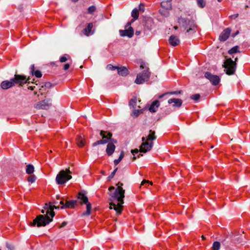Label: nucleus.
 <instances>
[{
	"label": "nucleus",
	"instance_id": "2",
	"mask_svg": "<svg viewBox=\"0 0 250 250\" xmlns=\"http://www.w3.org/2000/svg\"><path fill=\"white\" fill-rule=\"evenodd\" d=\"M178 23L181 28L186 30V33L193 34L196 32L197 25L194 21L180 18L178 19Z\"/></svg>",
	"mask_w": 250,
	"mask_h": 250
},
{
	"label": "nucleus",
	"instance_id": "16",
	"mask_svg": "<svg viewBox=\"0 0 250 250\" xmlns=\"http://www.w3.org/2000/svg\"><path fill=\"white\" fill-rule=\"evenodd\" d=\"M15 85L14 80L11 79L10 81H3L1 83V87L3 89H7Z\"/></svg>",
	"mask_w": 250,
	"mask_h": 250
},
{
	"label": "nucleus",
	"instance_id": "43",
	"mask_svg": "<svg viewBox=\"0 0 250 250\" xmlns=\"http://www.w3.org/2000/svg\"><path fill=\"white\" fill-rule=\"evenodd\" d=\"M140 111L137 110H134L132 112V115L135 117H138Z\"/></svg>",
	"mask_w": 250,
	"mask_h": 250
},
{
	"label": "nucleus",
	"instance_id": "27",
	"mask_svg": "<svg viewBox=\"0 0 250 250\" xmlns=\"http://www.w3.org/2000/svg\"><path fill=\"white\" fill-rule=\"evenodd\" d=\"M26 173L28 174H31L34 172V167L32 165L28 164L26 166Z\"/></svg>",
	"mask_w": 250,
	"mask_h": 250
},
{
	"label": "nucleus",
	"instance_id": "40",
	"mask_svg": "<svg viewBox=\"0 0 250 250\" xmlns=\"http://www.w3.org/2000/svg\"><path fill=\"white\" fill-rule=\"evenodd\" d=\"M118 169V167H116L114 171L111 173V174L108 177V180H110L113 178L117 170Z\"/></svg>",
	"mask_w": 250,
	"mask_h": 250
},
{
	"label": "nucleus",
	"instance_id": "30",
	"mask_svg": "<svg viewBox=\"0 0 250 250\" xmlns=\"http://www.w3.org/2000/svg\"><path fill=\"white\" fill-rule=\"evenodd\" d=\"M136 103H137V98L136 97H134L130 100L129 104L130 106H132L133 108H135L136 105Z\"/></svg>",
	"mask_w": 250,
	"mask_h": 250
},
{
	"label": "nucleus",
	"instance_id": "63",
	"mask_svg": "<svg viewBox=\"0 0 250 250\" xmlns=\"http://www.w3.org/2000/svg\"><path fill=\"white\" fill-rule=\"evenodd\" d=\"M59 202H58V201H55L54 203L55 204H57Z\"/></svg>",
	"mask_w": 250,
	"mask_h": 250
},
{
	"label": "nucleus",
	"instance_id": "64",
	"mask_svg": "<svg viewBox=\"0 0 250 250\" xmlns=\"http://www.w3.org/2000/svg\"><path fill=\"white\" fill-rule=\"evenodd\" d=\"M174 28L175 29H178V27H177V26H175L174 27Z\"/></svg>",
	"mask_w": 250,
	"mask_h": 250
},
{
	"label": "nucleus",
	"instance_id": "52",
	"mask_svg": "<svg viewBox=\"0 0 250 250\" xmlns=\"http://www.w3.org/2000/svg\"><path fill=\"white\" fill-rule=\"evenodd\" d=\"M66 224H67V223H66V222H63L61 224V225L60 226V228H62V227H63L65 226H66Z\"/></svg>",
	"mask_w": 250,
	"mask_h": 250
},
{
	"label": "nucleus",
	"instance_id": "32",
	"mask_svg": "<svg viewBox=\"0 0 250 250\" xmlns=\"http://www.w3.org/2000/svg\"><path fill=\"white\" fill-rule=\"evenodd\" d=\"M181 92V91L166 92V93H164L163 94H162V95H160L159 96V98L161 99V98H163L165 95H167V94H170V95L178 94H180Z\"/></svg>",
	"mask_w": 250,
	"mask_h": 250
},
{
	"label": "nucleus",
	"instance_id": "15",
	"mask_svg": "<svg viewBox=\"0 0 250 250\" xmlns=\"http://www.w3.org/2000/svg\"><path fill=\"white\" fill-rule=\"evenodd\" d=\"M231 32V30L229 28H227L223 30L219 36L220 41L224 42L226 41L229 37Z\"/></svg>",
	"mask_w": 250,
	"mask_h": 250
},
{
	"label": "nucleus",
	"instance_id": "46",
	"mask_svg": "<svg viewBox=\"0 0 250 250\" xmlns=\"http://www.w3.org/2000/svg\"><path fill=\"white\" fill-rule=\"evenodd\" d=\"M139 10H140V11H142L143 12H144V11H145V6H144V5L142 3H141L139 5Z\"/></svg>",
	"mask_w": 250,
	"mask_h": 250
},
{
	"label": "nucleus",
	"instance_id": "50",
	"mask_svg": "<svg viewBox=\"0 0 250 250\" xmlns=\"http://www.w3.org/2000/svg\"><path fill=\"white\" fill-rule=\"evenodd\" d=\"M34 68H35L34 64H32L30 67V71H31V73H33L35 71Z\"/></svg>",
	"mask_w": 250,
	"mask_h": 250
},
{
	"label": "nucleus",
	"instance_id": "24",
	"mask_svg": "<svg viewBox=\"0 0 250 250\" xmlns=\"http://www.w3.org/2000/svg\"><path fill=\"white\" fill-rule=\"evenodd\" d=\"M171 0H169L162 1L161 4V6L167 10L171 9L172 5H171Z\"/></svg>",
	"mask_w": 250,
	"mask_h": 250
},
{
	"label": "nucleus",
	"instance_id": "11",
	"mask_svg": "<svg viewBox=\"0 0 250 250\" xmlns=\"http://www.w3.org/2000/svg\"><path fill=\"white\" fill-rule=\"evenodd\" d=\"M51 105V100L47 99L38 102L34 105V107L37 109H47Z\"/></svg>",
	"mask_w": 250,
	"mask_h": 250
},
{
	"label": "nucleus",
	"instance_id": "17",
	"mask_svg": "<svg viewBox=\"0 0 250 250\" xmlns=\"http://www.w3.org/2000/svg\"><path fill=\"white\" fill-rule=\"evenodd\" d=\"M77 201L76 200H72L68 201H66L65 205H63V206H61V208H74L77 205Z\"/></svg>",
	"mask_w": 250,
	"mask_h": 250
},
{
	"label": "nucleus",
	"instance_id": "47",
	"mask_svg": "<svg viewBox=\"0 0 250 250\" xmlns=\"http://www.w3.org/2000/svg\"><path fill=\"white\" fill-rule=\"evenodd\" d=\"M139 152L138 149L136 148L135 149H132L131 150V152L133 154V155H135V153H137Z\"/></svg>",
	"mask_w": 250,
	"mask_h": 250
},
{
	"label": "nucleus",
	"instance_id": "22",
	"mask_svg": "<svg viewBox=\"0 0 250 250\" xmlns=\"http://www.w3.org/2000/svg\"><path fill=\"white\" fill-rule=\"evenodd\" d=\"M146 140L148 141L149 142L152 141L156 139V136L155 135V132L152 130H150L149 131L148 135L145 137Z\"/></svg>",
	"mask_w": 250,
	"mask_h": 250
},
{
	"label": "nucleus",
	"instance_id": "41",
	"mask_svg": "<svg viewBox=\"0 0 250 250\" xmlns=\"http://www.w3.org/2000/svg\"><path fill=\"white\" fill-rule=\"evenodd\" d=\"M67 57H69V56L67 55H65L61 57L60 58V62H65L66 61H67L68 60V58H67Z\"/></svg>",
	"mask_w": 250,
	"mask_h": 250
},
{
	"label": "nucleus",
	"instance_id": "31",
	"mask_svg": "<svg viewBox=\"0 0 250 250\" xmlns=\"http://www.w3.org/2000/svg\"><path fill=\"white\" fill-rule=\"evenodd\" d=\"M197 4L199 7L203 8L205 7L206 3L204 0H197Z\"/></svg>",
	"mask_w": 250,
	"mask_h": 250
},
{
	"label": "nucleus",
	"instance_id": "35",
	"mask_svg": "<svg viewBox=\"0 0 250 250\" xmlns=\"http://www.w3.org/2000/svg\"><path fill=\"white\" fill-rule=\"evenodd\" d=\"M36 180V177L34 175H32L29 176H28L27 178V181L28 182H30L31 183H33L35 182V181Z\"/></svg>",
	"mask_w": 250,
	"mask_h": 250
},
{
	"label": "nucleus",
	"instance_id": "54",
	"mask_svg": "<svg viewBox=\"0 0 250 250\" xmlns=\"http://www.w3.org/2000/svg\"><path fill=\"white\" fill-rule=\"evenodd\" d=\"M114 189H115V188L114 187L111 186L109 188L108 190L109 191H111L112 190H114Z\"/></svg>",
	"mask_w": 250,
	"mask_h": 250
},
{
	"label": "nucleus",
	"instance_id": "53",
	"mask_svg": "<svg viewBox=\"0 0 250 250\" xmlns=\"http://www.w3.org/2000/svg\"><path fill=\"white\" fill-rule=\"evenodd\" d=\"M59 204L62 205V206H63V205H65V203H64L63 200H62L59 202Z\"/></svg>",
	"mask_w": 250,
	"mask_h": 250
},
{
	"label": "nucleus",
	"instance_id": "58",
	"mask_svg": "<svg viewBox=\"0 0 250 250\" xmlns=\"http://www.w3.org/2000/svg\"><path fill=\"white\" fill-rule=\"evenodd\" d=\"M136 159V157L135 156V155H134V156L132 158V161H135V160Z\"/></svg>",
	"mask_w": 250,
	"mask_h": 250
},
{
	"label": "nucleus",
	"instance_id": "18",
	"mask_svg": "<svg viewBox=\"0 0 250 250\" xmlns=\"http://www.w3.org/2000/svg\"><path fill=\"white\" fill-rule=\"evenodd\" d=\"M169 44L172 46L178 45L180 43V40L178 37L175 35H171L168 40Z\"/></svg>",
	"mask_w": 250,
	"mask_h": 250
},
{
	"label": "nucleus",
	"instance_id": "9",
	"mask_svg": "<svg viewBox=\"0 0 250 250\" xmlns=\"http://www.w3.org/2000/svg\"><path fill=\"white\" fill-rule=\"evenodd\" d=\"M142 141L143 143L140 146V152L146 153L150 151L153 146V143L146 140L145 137L142 138Z\"/></svg>",
	"mask_w": 250,
	"mask_h": 250
},
{
	"label": "nucleus",
	"instance_id": "23",
	"mask_svg": "<svg viewBox=\"0 0 250 250\" xmlns=\"http://www.w3.org/2000/svg\"><path fill=\"white\" fill-rule=\"evenodd\" d=\"M117 70L118 74L122 76H125L128 74L127 69L125 66L118 67Z\"/></svg>",
	"mask_w": 250,
	"mask_h": 250
},
{
	"label": "nucleus",
	"instance_id": "62",
	"mask_svg": "<svg viewBox=\"0 0 250 250\" xmlns=\"http://www.w3.org/2000/svg\"><path fill=\"white\" fill-rule=\"evenodd\" d=\"M143 156V155H142V154H139V155H138V158H139V157H140L141 156Z\"/></svg>",
	"mask_w": 250,
	"mask_h": 250
},
{
	"label": "nucleus",
	"instance_id": "56",
	"mask_svg": "<svg viewBox=\"0 0 250 250\" xmlns=\"http://www.w3.org/2000/svg\"><path fill=\"white\" fill-rule=\"evenodd\" d=\"M140 33H141V32L140 31H136L135 32V34L136 35H140Z\"/></svg>",
	"mask_w": 250,
	"mask_h": 250
},
{
	"label": "nucleus",
	"instance_id": "14",
	"mask_svg": "<svg viewBox=\"0 0 250 250\" xmlns=\"http://www.w3.org/2000/svg\"><path fill=\"white\" fill-rule=\"evenodd\" d=\"M121 36L125 37L127 36L129 38H131L134 33V30L132 27H129L126 30H120L119 31Z\"/></svg>",
	"mask_w": 250,
	"mask_h": 250
},
{
	"label": "nucleus",
	"instance_id": "5",
	"mask_svg": "<svg viewBox=\"0 0 250 250\" xmlns=\"http://www.w3.org/2000/svg\"><path fill=\"white\" fill-rule=\"evenodd\" d=\"M141 69L145 68V69L142 73L137 74L135 83L136 84H140L143 83L145 82H147L149 79L150 76V73L148 71L147 67H145L143 64L140 65Z\"/></svg>",
	"mask_w": 250,
	"mask_h": 250
},
{
	"label": "nucleus",
	"instance_id": "49",
	"mask_svg": "<svg viewBox=\"0 0 250 250\" xmlns=\"http://www.w3.org/2000/svg\"><path fill=\"white\" fill-rule=\"evenodd\" d=\"M239 16V14H234V15H232L231 16H230V18L231 19H235L236 18H237Z\"/></svg>",
	"mask_w": 250,
	"mask_h": 250
},
{
	"label": "nucleus",
	"instance_id": "21",
	"mask_svg": "<svg viewBox=\"0 0 250 250\" xmlns=\"http://www.w3.org/2000/svg\"><path fill=\"white\" fill-rule=\"evenodd\" d=\"M159 101L156 100L153 102L149 108V111L152 112H155L159 106Z\"/></svg>",
	"mask_w": 250,
	"mask_h": 250
},
{
	"label": "nucleus",
	"instance_id": "26",
	"mask_svg": "<svg viewBox=\"0 0 250 250\" xmlns=\"http://www.w3.org/2000/svg\"><path fill=\"white\" fill-rule=\"evenodd\" d=\"M139 10L137 8L134 9L131 12V16L133 18V19L131 20V21H134L137 20L139 17Z\"/></svg>",
	"mask_w": 250,
	"mask_h": 250
},
{
	"label": "nucleus",
	"instance_id": "42",
	"mask_svg": "<svg viewBox=\"0 0 250 250\" xmlns=\"http://www.w3.org/2000/svg\"><path fill=\"white\" fill-rule=\"evenodd\" d=\"M96 10V7L94 6H91L88 8V12L89 14H92Z\"/></svg>",
	"mask_w": 250,
	"mask_h": 250
},
{
	"label": "nucleus",
	"instance_id": "29",
	"mask_svg": "<svg viewBox=\"0 0 250 250\" xmlns=\"http://www.w3.org/2000/svg\"><path fill=\"white\" fill-rule=\"evenodd\" d=\"M124 157V152L123 151H122L121 152V153H120L119 158L118 159H115L114 161V163L115 165H116V166L121 161V160L123 159Z\"/></svg>",
	"mask_w": 250,
	"mask_h": 250
},
{
	"label": "nucleus",
	"instance_id": "38",
	"mask_svg": "<svg viewBox=\"0 0 250 250\" xmlns=\"http://www.w3.org/2000/svg\"><path fill=\"white\" fill-rule=\"evenodd\" d=\"M117 66H114L111 64H108L106 66V69L109 70H114L115 69H117Z\"/></svg>",
	"mask_w": 250,
	"mask_h": 250
},
{
	"label": "nucleus",
	"instance_id": "1",
	"mask_svg": "<svg viewBox=\"0 0 250 250\" xmlns=\"http://www.w3.org/2000/svg\"><path fill=\"white\" fill-rule=\"evenodd\" d=\"M117 188L113 193H110L109 203L110 209H114L117 214H121L123 210V205L124 203V198H125V190L122 186L123 184L118 182L117 185Z\"/></svg>",
	"mask_w": 250,
	"mask_h": 250
},
{
	"label": "nucleus",
	"instance_id": "61",
	"mask_svg": "<svg viewBox=\"0 0 250 250\" xmlns=\"http://www.w3.org/2000/svg\"><path fill=\"white\" fill-rule=\"evenodd\" d=\"M202 239L203 240H205V236H204V235H202Z\"/></svg>",
	"mask_w": 250,
	"mask_h": 250
},
{
	"label": "nucleus",
	"instance_id": "6",
	"mask_svg": "<svg viewBox=\"0 0 250 250\" xmlns=\"http://www.w3.org/2000/svg\"><path fill=\"white\" fill-rule=\"evenodd\" d=\"M237 60V58L235 59V61H233L231 58L226 59L223 66L225 68L224 71L227 75H231L234 74L236 70V62Z\"/></svg>",
	"mask_w": 250,
	"mask_h": 250
},
{
	"label": "nucleus",
	"instance_id": "59",
	"mask_svg": "<svg viewBox=\"0 0 250 250\" xmlns=\"http://www.w3.org/2000/svg\"><path fill=\"white\" fill-rule=\"evenodd\" d=\"M111 142H112L113 144L114 143L116 144L117 143V142L116 140H113Z\"/></svg>",
	"mask_w": 250,
	"mask_h": 250
},
{
	"label": "nucleus",
	"instance_id": "51",
	"mask_svg": "<svg viewBox=\"0 0 250 250\" xmlns=\"http://www.w3.org/2000/svg\"><path fill=\"white\" fill-rule=\"evenodd\" d=\"M35 87H36L35 86L30 85V86H28V89H30L31 90H33L35 89Z\"/></svg>",
	"mask_w": 250,
	"mask_h": 250
},
{
	"label": "nucleus",
	"instance_id": "37",
	"mask_svg": "<svg viewBox=\"0 0 250 250\" xmlns=\"http://www.w3.org/2000/svg\"><path fill=\"white\" fill-rule=\"evenodd\" d=\"M51 86V84L50 83H46L44 84L43 85H42L41 88H40V91H43V88L44 87H46L49 88Z\"/></svg>",
	"mask_w": 250,
	"mask_h": 250
},
{
	"label": "nucleus",
	"instance_id": "55",
	"mask_svg": "<svg viewBox=\"0 0 250 250\" xmlns=\"http://www.w3.org/2000/svg\"><path fill=\"white\" fill-rule=\"evenodd\" d=\"M239 33V31H237L234 34L232 35V37H234L236 35H237Z\"/></svg>",
	"mask_w": 250,
	"mask_h": 250
},
{
	"label": "nucleus",
	"instance_id": "44",
	"mask_svg": "<svg viewBox=\"0 0 250 250\" xmlns=\"http://www.w3.org/2000/svg\"><path fill=\"white\" fill-rule=\"evenodd\" d=\"M6 246V247L10 250H13L14 249V247L11 244L7 243Z\"/></svg>",
	"mask_w": 250,
	"mask_h": 250
},
{
	"label": "nucleus",
	"instance_id": "57",
	"mask_svg": "<svg viewBox=\"0 0 250 250\" xmlns=\"http://www.w3.org/2000/svg\"><path fill=\"white\" fill-rule=\"evenodd\" d=\"M132 21H131V22H128L127 24H126V27L127 26H129L130 24H131V23L132 22Z\"/></svg>",
	"mask_w": 250,
	"mask_h": 250
},
{
	"label": "nucleus",
	"instance_id": "36",
	"mask_svg": "<svg viewBox=\"0 0 250 250\" xmlns=\"http://www.w3.org/2000/svg\"><path fill=\"white\" fill-rule=\"evenodd\" d=\"M32 74L35 75L37 78H41L42 76V72L38 70L35 71Z\"/></svg>",
	"mask_w": 250,
	"mask_h": 250
},
{
	"label": "nucleus",
	"instance_id": "19",
	"mask_svg": "<svg viewBox=\"0 0 250 250\" xmlns=\"http://www.w3.org/2000/svg\"><path fill=\"white\" fill-rule=\"evenodd\" d=\"M115 146L112 142L109 143L106 146V152L108 156H111L115 150Z\"/></svg>",
	"mask_w": 250,
	"mask_h": 250
},
{
	"label": "nucleus",
	"instance_id": "7",
	"mask_svg": "<svg viewBox=\"0 0 250 250\" xmlns=\"http://www.w3.org/2000/svg\"><path fill=\"white\" fill-rule=\"evenodd\" d=\"M78 199L80 200L81 204L84 203L86 205V210L82 214V216L89 215L91 214L92 207L91 204L88 202L87 197L85 194L79 192L78 195Z\"/></svg>",
	"mask_w": 250,
	"mask_h": 250
},
{
	"label": "nucleus",
	"instance_id": "8",
	"mask_svg": "<svg viewBox=\"0 0 250 250\" xmlns=\"http://www.w3.org/2000/svg\"><path fill=\"white\" fill-rule=\"evenodd\" d=\"M100 135L102 137V140H99L92 144L93 146H95L97 145L101 144H105L108 142L109 140H111V137L112 136V134L111 133L107 132L106 131H104V130H101L100 131Z\"/></svg>",
	"mask_w": 250,
	"mask_h": 250
},
{
	"label": "nucleus",
	"instance_id": "60",
	"mask_svg": "<svg viewBox=\"0 0 250 250\" xmlns=\"http://www.w3.org/2000/svg\"><path fill=\"white\" fill-rule=\"evenodd\" d=\"M41 212L43 214H44L45 212L46 213V211H45V210L44 209H42L41 210Z\"/></svg>",
	"mask_w": 250,
	"mask_h": 250
},
{
	"label": "nucleus",
	"instance_id": "34",
	"mask_svg": "<svg viewBox=\"0 0 250 250\" xmlns=\"http://www.w3.org/2000/svg\"><path fill=\"white\" fill-rule=\"evenodd\" d=\"M238 49H239V47L238 46H235L233 47H232V48H231L228 51V53L229 54H233V53H235L236 52H239Z\"/></svg>",
	"mask_w": 250,
	"mask_h": 250
},
{
	"label": "nucleus",
	"instance_id": "48",
	"mask_svg": "<svg viewBox=\"0 0 250 250\" xmlns=\"http://www.w3.org/2000/svg\"><path fill=\"white\" fill-rule=\"evenodd\" d=\"M70 66V64L69 63H66L64 65L63 69L64 70H67Z\"/></svg>",
	"mask_w": 250,
	"mask_h": 250
},
{
	"label": "nucleus",
	"instance_id": "25",
	"mask_svg": "<svg viewBox=\"0 0 250 250\" xmlns=\"http://www.w3.org/2000/svg\"><path fill=\"white\" fill-rule=\"evenodd\" d=\"M93 27V23H89L85 27L83 30V33L87 36H89V33H90L91 29Z\"/></svg>",
	"mask_w": 250,
	"mask_h": 250
},
{
	"label": "nucleus",
	"instance_id": "39",
	"mask_svg": "<svg viewBox=\"0 0 250 250\" xmlns=\"http://www.w3.org/2000/svg\"><path fill=\"white\" fill-rule=\"evenodd\" d=\"M200 97V95L199 94H195L191 96V99L195 101H197L199 99Z\"/></svg>",
	"mask_w": 250,
	"mask_h": 250
},
{
	"label": "nucleus",
	"instance_id": "20",
	"mask_svg": "<svg viewBox=\"0 0 250 250\" xmlns=\"http://www.w3.org/2000/svg\"><path fill=\"white\" fill-rule=\"evenodd\" d=\"M168 104L174 103L173 106L174 107H180L182 104V101L180 99L172 98L168 100Z\"/></svg>",
	"mask_w": 250,
	"mask_h": 250
},
{
	"label": "nucleus",
	"instance_id": "45",
	"mask_svg": "<svg viewBox=\"0 0 250 250\" xmlns=\"http://www.w3.org/2000/svg\"><path fill=\"white\" fill-rule=\"evenodd\" d=\"M147 183H150V184L151 185H152V183L151 182H149V181L148 180H143L142 183H141V186H144L145 184H147Z\"/></svg>",
	"mask_w": 250,
	"mask_h": 250
},
{
	"label": "nucleus",
	"instance_id": "28",
	"mask_svg": "<svg viewBox=\"0 0 250 250\" xmlns=\"http://www.w3.org/2000/svg\"><path fill=\"white\" fill-rule=\"evenodd\" d=\"M77 143L79 146L83 147L84 145V140L82 136H79L77 139Z\"/></svg>",
	"mask_w": 250,
	"mask_h": 250
},
{
	"label": "nucleus",
	"instance_id": "12",
	"mask_svg": "<svg viewBox=\"0 0 250 250\" xmlns=\"http://www.w3.org/2000/svg\"><path fill=\"white\" fill-rule=\"evenodd\" d=\"M205 77L208 79L213 85H216L220 82V79L219 76L212 75L208 72L205 73Z\"/></svg>",
	"mask_w": 250,
	"mask_h": 250
},
{
	"label": "nucleus",
	"instance_id": "13",
	"mask_svg": "<svg viewBox=\"0 0 250 250\" xmlns=\"http://www.w3.org/2000/svg\"><path fill=\"white\" fill-rule=\"evenodd\" d=\"M59 208V206H56L55 205H51L48 204H45L44 207V208L46 210V214L50 215V217L51 218H53V217L55 216L54 209Z\"/></svg>",
	"mask_w": 250,
	"mask_h": 250
},
{
	"label": "nucleus",
	"instance_id": "3",
	"mask_svg": "<svg viewBox=\"0 0 250 250\" xmlns=\"http://www.w3.org/2000/svg\"><path fill=\"white\" fill-rule=\"evenodd\" d=\"M71 173L72 172L70 170L69 168H66L65 170H61L56 176V183L58 185L64 184L67 181L70 180L72 178V176L70 175Z\"/></svg>",
	"mask_w": 250,
	"mask_h": 250
},
{
	"label": "nucleus",
	"instance_id": "10",
	"mask_svg": "<svg viewBox=\"0 0 250 250\" xmlns=\"http://www.w3.org/2000/svg\"><path fill=\"white\" fill-rule=\"evenodd\" d=\"M14 80V83L15 84H18L20 85H22L25 83H30V79L28 78H26V76L24 75L15 74L14 78H12Z\"/></svg>",
	"mask_w": 250,
	"mask_h": 250
},
{
	"label": "nucleus",
	"instance_id": "4",
	"mask_svg": "<svg viewBox=\"0 0 250 250\" xmlns=\"http://www.w3.org/2000/svg\"><path fill=\"white\" fill-rule=\"evenodd\" d=\"M52 218L50 217V215L46 214L45 215H39L33 220L31 225L34 226L36 225L38 227L45 226L52 221Z\"/></svg>",
	"mask_w": 250,
	"mask_h": 250
},
{
	"label": "nucleus",
	"instance_id": "33",
	"mask_svg": "<svg viewBox=\"0 0 250 250\" xmlns=\"http://www.w3.org/2000/svg\"><path fill=\"white\" fill-rule=\"evenodd\" d=\"M220 248V243L219 242L215 241L212 245V250H219Z\"/></svg>",
	"mask_w": 250,
	"mask_h": 250
}]
</instances>
